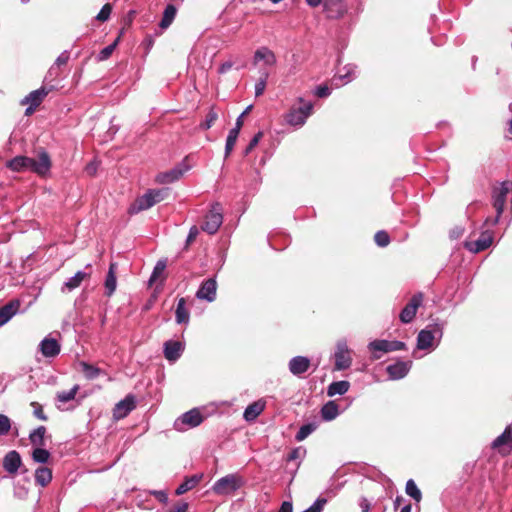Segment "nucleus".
<instances>
[{
	"label": "nucleus",
	"mask_w": 512,
	"mask_h": 512,
	"mask_svg": "<svg viewBox=\"0 0 512 512\" xmlns=\"http://www.w3.org/2000/svg\"><path fill=\"white\" fill-rule=\"evenodd\" d=\"M369 349L371 351H379V352H392V351H399V350H405L406 344L402 341H389V340H374L369 344Z\"/></svg>",
	"instance_id": "nucleus-8"
},
{
	"label": "nucleus",
	"mask_w": 512,
	"mask_h": 512,
	"mask_svg": "<svg viewBox=\"0 0 512 512\" xmlns=\"http://www.w3.org/2000/svg\"><path fill=\"white\" fill-rule=\"evenodd\" d=\"M188 509V503L186 502H178L173 505L168 512H186Z\"/></svg>",
	"instance_id": "nucleus-53"
},
{
	"label": "nucleus",
	"mask_w": 512,
	"mask_h": 512,
	"mask_svg": "<svg viewBox=\"0 0 512 512\" xmlns=\"http://www.w3.org/2000/svg\"><path fill=\"white\" fill-rule=\"evenodd\" d=\"M176 7L172 4H168L164 10L163 17L160 21V27L162 29L168 28L171 23L173 22L175 16H176Z\"/></svg>",
	"instance_id": "nucleus-36"
},
{
	"label": "nucleus",
	"mask_w": 512,
	"mask_h": 512,
	"mask_svg": "<svg viewBox=\"0 0 512 512\" xmlns=\"http://www.w3.org/2000/svg\"><path fill=\"white\" fill-rule=\"evenodd\" d=\"M136 408L135 396L128 394L123 400L119 401L113 409V417L117 420L125 418L132 410Z\"/></svg>",
	"instance_id": "nucleus-9"
},
{
	"label": "nucleus",
	"mask_w": 512,
	"mask_h": 512,
	"mask_svg": "<svg viewBox=\"0 0 512 512\" xmlns=\"http://www.w3.org/2000/svg\"><path fill=\"white\" fill-rule=\"evenodd\" d=\"M46 433H47L46 427L39 426L30 433L29 440L34 446L43 447V446H45Z\"/></svg>",
	"instance_id": "nucleus-31"
},
{
	"label": "nucleus",
	"mask_w": 512,
	"mask_h": 512,
	"mask_svg": "<svg viewBox=\"0 0 512 512\" xmlns=\"http://www.w3.org/2000/svg\"><path fill=\"white\" fill-rule=\"evenodd\" d=\"M302 449L300 447L293 449L287 456V461H294L301 456Z\"/></svg>",
	"instance_id": "nucleus-56"
},
{
	"label": "nucleus",
	"mask_w": 512,
	"mask_h": 512,
	"mask_svg": "<svg viewBox=\"0 0 512 512\" xmlns=\"http://www.w3.org/2000/svg\"><path fill=\"white\" fill-rule=\"evenodd\" d=\"M327 504V499L324 497H319L312 506H310L308 509L304 510L303 512H322L324 509V506Z\"/></svg>",
	"instance_id": "nucleus-50"
},
{
	"label": "nucleus",
	"mask_w": 512,
	"mask_h": 512,
	"mask_svg": "<svg viewBox=\"0 0 512 512\" xmlns=\"http://www.w3.org/2000/svg\"><path fill=\"white\" fill-rule=\"evenodd\" d=\"M265 403L256 401L247 406L244 411V418L246 421H254L264 410Z\"/></svg>",
	"instance_id": "nucleus-27"
},
{
	"label": "nucleus",
	"mask_w": 512,
	"mask_h": 512,
	"mask_svg": "<svg viewBox=\"0 0 512 512\" xmlns=\"http://www.w3.org/2000/svg\"><path fill=\"white\" fill-rule=\"evenodd\" d=\"M184 349L180 341H166L164 343V356L168 361H176L180 358Z\"/></svg>",
	"instance_id": "nucleus-17"
},
{
	"label": "nucleus",
	"mask_w": 512,
	"mask_h": 512,
	"mask_svg": "<svg viewBox=\"0 0 512 512\" xmlns=\"http://www.w3.org/2000/svg\"><path fill=\"white\" fill-rule=\"evenodd\" d=\"M52 480V471L48 467H39L35 471V481L38 485L45 487Z\"/></svg>",
	"instance_id": "nucleus-30"
},
{
	"label": "nucleus",
	"mask_w": 512,
	"mask_h": 512,
	"mask_svg": "<svg viewBox=\"0 0 512 512\" xmlns=\"http://www.w3.org/2000/svg\"><path fill=\"white\" fill-rule=\"evenodd\" d=\"M374 241L379 247H387L390 244V236L385 230H379L374 235Z\"/></svg>",
	"instance_id": "nucleus-44"
},
{
	"label": "nucleus",
	"mask_w": 512,
	"mask_h": 512,
	"mask_svg": "<svg viewBox=\"0 0 512 512\" xmlns=\"http://www.w3.org/2000/svg\"><path fill=\"white\" fill-rule=\"evenodd\" d=\"M169 194L168 188L150 189L141 197H138L129 208L130 214H136L147 210L155 204L163 201Z\"/></svg>",
	"instance_id": "nucleus-1"
},
{
	"label": "nucleus",
	"mask_w": 512,
	"mask_h": 512,
	"mask_svg": "<svg viewBox=\"0 0 512 512\" xmlns=\"http://www.w3.org/2000/svg\"><path fill=\"white\" fill-rule=\"evenodd\" d=\"M222 220L223 216L221 214V206L219 203H216L206 215L205 222L201 228L209 234H214L221 226Z\"/></svg>",
	"instance_id": "nucleus-4"
},
{
	"label": "nucleus",
	"mask_w": 512,
	"mask_h": 512,
	"mask_svg": "<svg viewBox=\"0 0 512 512\" xmlns=\"http://www.w3.org/2000/svg\"><path fill=\"white\" fill-rule=\"evenodd\" d=\"M405 490H406V493L410 497H412L416 502H420L421 501L422 493L419 490V488L417 487V485L414 482V480L410 479V480L407 481Z\"/></svg>",
	"instance_id": "nucleus-39"
},
{
	"label": "nucleus",
	"mask_w": 512,
	"mask_h": 512,
	"mask_svg": "<svg viewBox=\"0 0 512 512\" xmlns=\"http://www.w3.org/2000/svg\"><path fill=\"white\" fill-rule=\"evenodd\" d=\"M154 496L160 501V502H163V503H166L167 500H168V496L165 492L163 491H155L154 492Z\"/></svg>",
	"instance_id": "nucleus-60"
},
{
	"label": "nucleus",
	"mask_w": 512,
	"mask_h": 512,
	"mask_svg": "<svg viewBox=\"0 0 512 512\" xmlns=\"http://www.w3.org/2000/svg\"><path fill=\"white\" fill-rule=\"evenodd\" d=\"M79 365L81 367V372L83 373L85 378L88 380H94L98 376H100L102 373H104V371L101 370L100 368H98L92 364H89L87 362H84V361L80 362Z\"/></svg>",
	"instance_id": "nucleus-33"
},
{
	"label": "nucleus",
	"mask_w": 512,
	"mask_h": 512,
	"mask_svg": "<svg viewBox=\"0 0 512 512\" xmlns=\"http://www.w3.org/2000/svg\"><path fill=\"white\" fill-rule=\"evenodd\" d=\"M300 102L302 103L300 107L290 109L285 115L286 122L292 126L303 125L313 109L311 102H304L302 98Z\"/></svg>",
	"instance_id": "nucleus-2"
},
{
	"label": "nucleus",
	"mask_w": 512,
	"mask_h": 512,
	"mask_svg": "<svg viewBox=\"0 0 512 512\" xmlns=\"http://www.w3.org/2000/svg\"><path fill=\"white\" fill-rule=\"evenodd\" d=\"M88 278H90L89 273L78 271L73 277H71L67 282H65L64 287L71 291L73 289L78 288L81 285V283Z\"/></svg>",
	"instance_id": "nucleus-37"
},
{
	"label": "nucleus",
	"mask_w": 512,
	"mask_h": 512,
	"mask_svg": "<svg viewBox=\"0 0 512 512\" xmlns=\"http://www.w3.org/2000/svg\"><path fill=\"white\" fill-rule=\"evenodd\" d=\"M338 413V405L334 401L327 402L321 409V416L326 421L335 419Z\"/></svg>",
	"instance_id": "nucleus-35"
},
{
	"label": "nucleus",
	"mask_w": 512,
	"mask_h": 512,
	"mask_svg": "<svg viewBox=\"0 0 512 512\" xmlns=\"http://www.w3.org/2000/svg\"><path fill=\"white\" fill-rule=\"evenodd\" d=\"M232 67H233V62L232 61H226V62L222 63L221 66L219 67V72L220 73H226Z\"/></svg>",
	"instance_id": "nucleus-58"
},
{
	"label": "nucleus",
	"mask_w": 512,
	"mask_h": 512,
	"mask_svg": "<svg viewBox=\"0 0 512 512\" xmlns=\"http://www.w3.org/2000/svg\"><path fill=\"white\" fill-rule=\"evenodd\" d=\"M423 301V293L419 292L412 296L410 301L402 309L399 318L402 323H410L415 318L416 312Z\"/></svg>",
	"instance_id": "nucleus-5"
},
{
	"label": "nucleus",
	"mask_w": 512,
	"mask_h": 512,
	"mask_svg": "<svg viewBox=\"0 0 512 512\" xmlns=\"http://www.w3.org/2000/svg\"><path fill=\"white\" fill-rule=\"evenodd\" d=\"M269 77V74L267 72L262 73L261 77L258 79V81L255 84V96L259 97L261 96L267 85V79Z\"/></svg>",
	"instance_id": "nucleus-46"
},
{
	"label": "nucleus",
	"mask_w": 512,
	"mask_h": 512,
	"mask_svg": "<svg viewBox=\"0 0 512 512\" xmlns=\"http://www.w3.org/2000/svg\"><path fill=\"white\" fill-rule=\"evenodd\" d=\"M49 458V451L43 449L42 447L36 446V448L32 452V459L37 463H46L49 460Z\"/></svg>",
	"instance_id": "nucleus-40"
},
{
	"label": "nucleus",
	"mask_w": 512,
	"mask_h": 512,
	"mask_svg": "<svg viewBox=\"0 0 512 512\" xmlns=\"http://www.w3.org/2000/svg\"><path fill=\"white\" fill-rule=\"evenodd\" d=\"M242 126H243V115H240L237 118L235 127L232 130H237V132L240 133Z\"/></svg>",
	"instance_id": "nucleus-61"
},
{
	"label": "nucleus",
	"mask_w": 512,
	"mask_h": 512,
	"mask_svg": "<svg viewBox=\"0 0 512 512\" xmlns=\"http://www.w3.org/2000/svg\"><path fill=\"white\" fill-rule=\"evenodd\" d=\"M86 172L89 175H94L96 173V165L94 163H89L86 166Z\"/></svg>",
	"instance_id": "nucleus-63"
},
{
	"label": "nucleus",
	"mask_w": 512,
	"mask_h": 512,
	"mask_svg": "<svg viewBox=\"0 0 512 512\" xmlns=\"http://www.w3.org/2000/svg\"><path fill=\"white\" fill-rule=\"evenodd\" d=\"M310 360L304 356L293 357L289 361V370L293 375L299 376L310 368Z\"/></svg>",
	"instance_id": "nucleus-19"
},
{
	"label": "nucleus",
	"mask_w": 512,
	"mask_h": 512,
	"mask_svg": "<svg viewBox=\"0 0 512 512\" xmlns=\"http://www.w3.org/2000/svg\"><path fill=\"white\" fill-rule=\"evenodd\" d=\"M79 390V386L78 385H75L71 390L69 391H62V392H58L57 393V400L62 402V403H66V402H69L71 400H73L77 394Z\"/></svg>",
	"instance_id": "nucleus-43"
},
{
	"label": "nucleus",
	"mask_w": 512,
	"mask_h": 512,
	"mask_svg": "<svg viewBox=\"0 0 512 512\" xmlns=\"http://www.w3.org/2000/svg\"><path fill=\"white\" fill-rule=\"evenodd\" d=\"M360 507L362 509V512H369L370 511V503L367 499H363L360 503Z\"/></svg>",
	"instance_id": "nucleus-62"
},
{
	"label": "nucleus",
	"mask_w": 512,
	"mask_h": 512,
	"mask_svg": "<svg viewBox=\"0 0 512 512\" xmlns=\"http://www.w3.org/2000/svg\"><path fill=\"white\" fill-rule=\"evenodd\" d=\"M182 424L190 427H196L203 421V417L197 409H192L182 415L180 418Z\"/></svg>",
	"instance_id": "nucleus-25"
},
{
	"label": "nucleus",
	"mask_w": 512,
	"mask_h": 512,
	"mask_svg": "<svg viewBox=\"0 0 512 512\" xmlns=\"http://www.w3.org/2000/svg\"><path fill=\"white\" fill-rule=\"evenodd\" d=\"M278 512H293L292 503L288 501L283 502Z\"/></svg>",
	"instance_id": "nucleus-59"
},
{
	"label": "nucleus",
	"mask_w": 512,
	"mask_h": 512,
	"mask_svg": "<svg viewBox=\"0 0 512 512\" xmlns=\"http://www.w3.org/2000/svg\"><path fill=\"white\" fill-rule=\"evenodd\" d=\"M412 366V361H397L396 363L389 365L386 371L390 379L398 380L404 378Z\"/></svg>",
	"instance_id": "nucleus-15"
},
{
	"label": "nucleus",
	"mask_w": 512,
	"mask_h": 512,
	"mask_svg": "<svg viewBox=\"0 0 512 512\" xmlns=\"http://www.w3.org/2000/svg\"><path fill=\"white\" fill-rule=\"evenodd\" d=\"M29 163H31L30 157L16 156L7 162V167L12 171L21 172L24 170H29Z\"/></svg>",
	"instance_id": "nucleus-26"
},
{
	"label": "nucleus",
	"mask_w": 512,
	"mask_h": 512,
	"mask_svg": "<svg viewBox=\"0 0 512 512\" xmlns=\"http://www.w3.org/2000/svg\"><path fill=\"white\" fill-rule=\"evenodd\" d=\"M263 60L266 65L273 66L276 64V56L272 50L267 47H261L254 53V64Z\"/></svg>",
	"instance_id": "nucleus-23"
},
{
	"label": "nucleus",
	"mask_w": 512,
	"mask_h": 512,
	"mask_svg": "<svg viewBox=\"0 0 512 512\" xmlns=\"http://www.w3.org/2000/svg\"><path fill=\"white\" fill-rule=\"evenodd\" d=\"M116 269H117V264L111 263L109 266V270H108L105 282H104L105 295L107 297H111L112 294L114 293V291L116 290V286H117Z\"/></svg>",
	"instance_id": "nucleus-22"
},
{
	"label": "nucleus",
	"mask_w": 512,
	"mask_h": 512,
	"mask_svg": "<svg viewBox=\"0 0 512 512\" xmlns=\"http://www.w3.org/2000/svg\"><path fill=\"white\" fill-rule=\"evenodd\" d=\"M21 464L20 454L15 450L8 452L3 459V468L10 474H15Z\"/></svg>",
	"instance_id": "nucleus-18"
},
{
	"label": "nucleus",
	"mask_w": 512,
	"mask_h": 512,
	"mask_svg": "<svg viewBox=\"0 0 512 512\" xmlns=\"http://www.w3.org/2000/svg\"><path fill=\"white\" fill-rule=\"evenodd\" d=\"M323 8L327 17L331 19H339L346 13V6L342 0H324Z\"/></svg>",
	"instance_id": "nucleus-13"
},
{
	"label": "nucleus",
	"mask_w": 512,
	"mask_h": 512,
	"mask_svg": "<svg viewBox=\"0 0 512 512\" xmlns=\"http://www.w3.org/2000/svg\"><path fill=\"white\" fill-rule=\"evenodd\" d=\"M118 41H119V37L112 44L103 48L98 55V60L99 61L107 60L112 55L113 51L115 50V48L118 44Z\"/></svg>",
	"instance_id": "nucleus-47"
},
{
	"label": "nucleus",
	"mask_w": 512,
	"mask_h": 512,
	"mask_svg": "<svg viewBox=\"0 0 512 512\" xmlns=\"http://www.w3.org/2000/svg\"><path fill=\"white\" fill-rule=\"evenodd\" d=\"M331 93L330 88L327 85H320L316 89V95L319 98H324L329 96Z\"/></svg>",
	"instance_id": "nucleus-54"
},
{
	"label": "nucleus",
	"mask_w": 512,
	"mask_h": 512,
	"mask_svg": "<svg viewBox=\"0 0 512 512\" xmlns=\"http://www.w3.org/2000/svg\"><path fill=\"white\" fill-rule=\"evenodd\" d=\"M184 171L179 168L171 169L170 171L160 173L156 176V181L160 184L172 183L179 180Z\"/></svg>",
	"instance_id": "nucleus-24"
},
{
	"label": "nucleus",
	"mask_w": 512,
	"mask_h": 512,
	"mask_svg": "<svg viewBox=\"0 0 512 512\" xmlns=\"http://www.w3.org/2000/svg\"><path fill=\"white\" fill-rule=\"evenodd\" d=\"M240 486L241 479L231 474L219 479L213 489L218 494H227L236 491Z\"/></svg>",
	"instance_id": "nucleus-7"
},
{
	"label": "nucleus",
	"mask_w": 512,
	"mask_h": 512,
	"mask_svg": "<svg viewBox=\"0 0 512 512\" xmlns=\"http://www.w3.org/2000/svg\"><path fill=\"white\" fill-rule=\"evenodd\" d=\"M10 428V419L6 415L0 414V435H6Z\"/></svg>",
	"instance_id": "nucleus-52"
},
{
	"label": "nucleus",
	"mask_w": 512,
	"mask_h": 512,
	"mask_svg": "<svg viewBox=\"0 0 512 512\" xmlns=\"http://www.w3.org/2000/svg\"><path fill=\"white\" fill-rule=\"evenodd\" d=\"M491 447L498 450L502 456L509 455L512 452V427L507 426L504 432L492 442Z\"/></svg>",
	"instance_id": "nucleus-6"
},
{
	"label": "nucleus",
	"mask_w": 512,
	"mask_h": 512,
	"mask_svg": "<svg viewBox=\"0 0 512 512\" xmlns=\"http://www.w3.org/2000/svg\"><path fill=\"white\" fill-rule=\"evenodd\" d=\"M434 341V335L429 330H421L417 336V348L420 350H426L432 347Z\"/></svg>",
	"instance_id": "nucleus-28"
},
{
	"label": "nucleus",
	"mask_w": 512,
	"mask_h": 512,
	"mask_svg": "<svg viewBox=\"0 0 512 512\" xmlns=\"http://www.w3.org/2000/svg\"><path fill=\"white\" fill-rule=\"evenodd\" d=\"M202 479V475H192L190 477H187L176 489L175 493L176 495H182L191 489H193L195 486L198 485L200 480Z\"/></svg>",
	"instance_id": "nucleus-29"
},
{
	"label": "nucleus",
	"mask_w": 512,
	"mask_h": 512,
	"mask_svg": "<svg viewBox=\"0 0 512 512\" xmlns=\"http://www.w3.org/2000/svg\"><path fill=\"white\" fill-rule=\"evenodd\" d=\"M40 351L45 357H55L60 353V345L54 338H45L40 343Z\"/></svg>",
	"instance_id": "nucleus-20"
},
{
	"label": "nucleus",
	"mask_w": 512,
	"mask_h": 512,
	"mask_svg": "<svg viewBox=\"0 0 512 512\" xmlns=\"http://www.w3.org/2000/svg\"><path fill=\"white\" fill-rule=\"evenodd\" d=\"M238 136H239V133L237 132V130L229 131V134L226 139V145H225V158H227L231 154V152L236 144V141L238 139Z\"/></svg>",
	"instance_id": "nucleus-41"
},
{
	"label": "nucleus",
	"mask_w": 512,
	"mask_h": 512,
	"mask_svg": "<svg viewBox=\"0 0 512 512\" xmlns=\"http://www.w3.org/2000/svg\"><path fill=\"white\" fill-rule=\"evenodd\" d=\"M310 7H318L324 0H305Z\"/></svg>",
	"instance_id": "nucleus-64"
},
{
	"label": "nucleus",
	"mask_w": 512,
	"mask_h": 512,
	"mask_svg": "<svg viewBox=\"0 0 512 512\" xmlns=\"http://www.w3.org/2000/svg\"><path fill=\"white\" fill-rule=\"evenodd\" d=\"M69 60V53L63 52L55 61L57 66L66 65Z\"/></svg>",
	"instance_id": "nucleus-57"
},
{
	"label": "nucleus",
	"mask_w": 512,
	"mask_h": 512,
	"mask_svg": "<svg viewBox=\"0 0 512 512\" xmlns=\"http://www.w3.org/2000/svg\"><path fill=\"white\" fill-rule=\"evenodd\" d=\"M31 163H29V170L40 175L46 176L52 166L51 158L49 154L44 150L40 149L37 152L36 157H30Z\"/></svg>",
	"instance_id": "nucleus-3"
},
{
	"label": "nucleus",
	"mask_w": 512,
	"mask_h": 512,
	"mask_svg": "<svg viewBox=\"0 0 512 512\" xmlns=\"http://www.w3.org/2000/svg\"><path fill=\"white\" fill-rule=\"evenodd\" d=\"M263 137V132L259 131L254 135V137L250 140L248 146L244 150V155H248L259 143L261 138Z\"/></svg>",
	"instance_id": "nucleus-51"
},
{
	"label": "nucleus",
	"mask_w": 512,
	"mask_h": 512,
	"mask_svg": "<svg viewBox=\"0 0 512 512\" xmlns=\"http://www.w3.org/2000/svg\"><path fill=\"white\" fill-rule=\"evenodd\" d=\"M352 358L345 343H338L335 352V370H345L351 366Z\"/></svg>",
	"instance_id": "nucleus-10"
},
{
	"label": "nucleus",
	"mask_w": 512,
	"mask_h": 512,
	"mask_svg": "<svg viewBox=\"0 0 512 512\" xmlns=\"http://www.w3.org/2000/svg\"><path fill=\"white\" fill-rule=\"evenodd\" d=\"M30 406L33 408V416L35 418H37L38 420H41V421H47L48 420V416L44 412L43 406L39 402L32 401L30 403Z\"/></svg>",
	"instance_id": "nucleus-45"
},
{
	"label": "nucleus",
	"mask_w": 512,
	"mask_h": 512,
	"mask_svg": "<svg viewBox=\"0 0 512 512\" xmlns=\"http://www.w3.org/2000/svg\"><path fill=\"white\" fill-rule=\"evenodd\" d=\"M316 428H317V426L314 423H308V424H305V425L301 426V428L299 429V431L297 432V434L295 436L296 440L297 441H303L313 431H315Z\"/></svg>",
	"instance_id": "nucleus-42"
},
{
	"label": "nucleus",
	"mask_w": 512,
	"mask_h": 512,
	"mask_svg": "<svg viewBox=\"0 0 512 512\" xmlns=\"http://www.w3.org/2000/svg\"><path fill=\"white\" fill-rule=\"evenodd\" d=\"M50 89L41 87L37 90L30 92L22 101V104H33L34 107L40 106L44 98L48 95Z\"/></svg>",
	"instance_id": "nucleus-21"
},
{
	"label": "nucleus",
	"mask_w": 512,
	"mask_h": 512,
	"mask_svg": "<svg viewBox=\"0 0 512 512\" xmlns=\"http://www.w3.org/2000/svg\"><path fill=\"white\" fill-rule=\"evenodd\" d=\"M493 243V236L490 232H483L477 240L465 243V248L473 253H479L486 250Z\"/></svg>",
	"instance_id": "nucleus-12"
},
{
	"label": "nucleus",
	"mask_w": 512,
	"mask_h": 512,
	"mask_svg": "<svg viewBox=\"0 0 512 512\" xmlns=\"http://www.w3.org/2000/svg\"><path fill=\"white\" fill-rule=\"evenodd\" d=\"M175 317L178 324L188 323L189 321V312L186 309V299L183 297L178 300Z\"/></svg>",
	"instance_id": "nucleus-34"
},
{
	"label": "nucleus",
	"mask_w": 512,
	"mask_h": 512,
	"mask_svg": "<svg viewBox=\"0 0 512 512\" xmlns=\"http://www.w3.org/2000/svg\"><path fill=\"white\" fill-rule=\"evenodd\" d=\"M198 233H199V231L196 226L191 227L189 234L187 236L186 244L190 245L192 242H194Z\"/></svg>",
	"instance_id": "nucleus-55"
},
{
	"label": "nucleus",
	"mask_w": 512,
	"mask_h": 512,
	"mask_svg": "<svg viewBox=\"0 0 512 512\" xmlns=\"http://www.w3.org/2000/svg\"><path fill=\"white\" fill-rule=\"evenodd\" d=\"M350 388V383L348 381L342 380V381H335L332 382L327 389L328 396L332 397L336 394L343 395L345 394Z\"/></svg>",
	"instance_id": "nucleus-32"
},
{
	"label": "nucleus",
	"mask_w": 512,
	"mask_h": 512,
	"mask_svg": "<svg viewBox=\"0 0 512 512\" xmlns=\"http://www.w3.org/2000/svg\"><path fill=\"white\" fill-rule=\"evenodd\" d=\"M165 268H166V262L163 260L158 261L154 267V270L152 272L149 282L152 283V282L156 281L157 278L164 272Z\"/></svg>",
	"instance_id": "nucleus-48"
},
{
	"label": "nucleus",
	"mask_w": 512,
	"mask_h": 512,
	"mask_svg": "<svg viewBox=\"0 0 512 512\" xmlns=\"http://www.w3.org/2000/svg\"><path fill=\"white\" fill-rule=\"evenodd\" d=\"M218 119V113L215 111L214 106L210 107L208 114L203 122L200 123L199 128L202 130L210 129Z\"/></svg>",
	"instance_id": "nucleus-38"
},
{
	"label": "nucleus",
	"mask_w": 512,
	"mask_h": 512,
	"mask_svg": "<svg viewBox=\"0 0 512 512\" xmlns=\"http://www.w3.org/2000/svg\"><path fill=\"white\" fill-rule=\"evenodd\" d=\"M216 293L217 283L213 278H209L202 282L201 286L196 292V297L201 300L212 302L216 299Z\"/></svg>",
	"instance_id": "nucleus-11"
},
{
	"label": "nucleus",
	"mask_w": 512,
	"mask_h": 512,
	"mask_svg": "<svg viewBox=\"0 0 512 512\" xmlns=\"http://www.w3.org/2000/svg\"><path fill=\"white\" fill-rule=\"evenodd\" d=\"M111 12H112L111 4L106 3L103 5L100 12L97 14L96 19L100 22H105L109 19Z\"/></svg>",
	"instance_id": "nucleus-49"
},
{
	"label": "nucleus",
	"mask_w": 512,
	"mask_h": 512,
	"mask_svg": "<svg viewBox=\"0 0 512 512\" xmlns=\"http://www.w3.org/2000/svg\"><path fill=\"white\" fill-rule=\"evenodd\" d=\"M507 194H508V190L505 188H502L494 195L493 207L495 208L497 215L493 219L487 218L486 223L491 224V225H496L498 223L499 217L501 216V214L504 211Z\"/></svg>",
	"instance_id": "nucleus-14"
},
{
	"label": "nucleus",
	"mask_w": 512,
	"mask_h": 512,
	"mask_svg": "<svg viewBox=\"0 0 512 512\" xmlns=\"http://www.w3.org/2000/svg\"><path fill=\"white\" fill-rule=\"evenodd\" d=\"M21 302L19 299H12L0 308V326L5 325L19 310Z\"/></svg>",
	"instance_id": "nucleus-16"
}]
</instances>
